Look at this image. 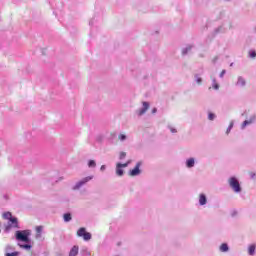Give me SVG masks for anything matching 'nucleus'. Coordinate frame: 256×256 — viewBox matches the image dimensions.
Listing matches in <instances>:
<instances>
[{
  "label": "nucleus",
  "instance_id": "nucleus-1",
  "mask_svg": "<svg viewBox=\"0 0 256 256\" xmlns=\"http://www.w3.org/2000/svg\"><path fill=\"white\" fill-rule=\"evenodd\" d=\"M3 219H6L8 222L7 229H19V220L17 217H13V214L11 212H4L2 215Z\"/></svg>",
  "mask_w": 256,
  "mask_h": 256
},
{
  "label": "nucleus",
  "instance_id": "nucleus-2",
  "mask_svg": "<svg viewBox=\"0 0 256 256\" xmlns=\"http://www.w3.org/2000/svg\"><path fill=\"white\" fill-rule=\"evenodd\" d=\"M228 183L235 193H241V185L239 184V180H237V178L231 177L228 180Z\"/></svg>",
  "mask_w": 256,
  "mask_h": 256
},
{
  "label": "nucleus",
  "instance_id": "nucleus-3",
  "mask_svg": "<svg viewBox=\"0 0 256 256\" xmlns=\"http://www.w3.org/2000/svg\"><path fill=\"white\" fill-rule=\"evenodd\" d=\"M77 237H83L84 241H91V233L87 232L83 227L78 229Z\"/></svg>",
  "mask_w": 256,
  "mask_h": 256
},
{
  "label": "nucleus",
  "instance_id": "nucleus-4",
  "mask_svg": "<svg viewBox=\"0 0 256 256\" xmlns=\"http://www.w3.org/2000/svg\"><path fill=\"white\" fill-rule=\"evenodd\" d=\"M16 239H18V241H23L24 243H29V233H27V231H17Z\"/></svg>",
  "mask_w": 256,
  "mask_h": 256
},
{
  "label": "nucleus",
  "instance_id": "nucleus-5",
  "mask_svg": "<svg viewBox=\"0 0 256 256\" xmlns=\"http://www.w3.org/2000/svg\"><path fill=\"white\" fill-rule=\"evenodd\" d=\"M140 168H141V162H138L134 167V169L130 170L129 172L130 177H137V175H140L141 174Z\"/></svg>",
  "mask_w": 256,
  "mask_h": 256
},
{
  "label": "nucleus",
  "instance_id": "nucleus-6",
  "mask_svg": "<svg viewBox=\"0 0 256 256\" xmlns=\"http://www.w3.org/2000/svg\"><path fill=\"white\" fill-rule=\"evenodd\" d=\"M93 179V176H88V177H85L83 178L81 181H79L74 189H80V187H83V185H85V183H89V181H91Z\"/></svg>",
  "mask_w": 256,
  "mask_h": 256
},
{
  "label": "nucleus",
  "instance_id": "nucleus-7",
  "mask_svg": "<svg viewBox=\"0 0 256 256\" xmlns=\"http://www.w3.org/2000/svg\"><path fill=\"white\" fill-rule=\"evenodd\" d=\"M123 168L121 167V163H117L116 164V175H118V177H123Z\"/></svg>",
  "mask_w": 256,
  "mask_h": 256
},
{
  "label": "nucleus",
  "instance_id": "nucleus-8",
  "mask_svg": "<svg viewBox=\"0 0 256 256\" xmlns=\"http://www.w3.org/2000/svg\"><path fill=\"white\" fill-rule=\"evenodd\" d=\"M79 255V246H73L70 250L69 256H77Z\"/></svg>",
  "mask_w": 256,
  "mask_h": 256
},
{
  "label": "nucleus",
  "instance_id": "nucleus-9",
  "mask_svg": "<svg viewBox=\"0 0 256 256\" xmlns=\"http://www.w3.org/2000/svg\"><path fill=\"white\" fill-rule=\"evenodd\" d=\"M143 107L140 111H139V115H144V113L147 112V110L149 109V104L147 102H143Z\"/></svg>",
  "mask_w": 256,
  "mask_h": 256
},
{
  "label": "nucleus",
  "instance_id": "nucleus-10",
  "mask_svg": "<svg viewBox=\"0 0 256 256\" xmlns=\"http://www.w3.org/2000/svg\"><path fill=\"white\" fill-rule=\"evenodd\" d=\"M199 203L200 205H205L207 203V197L204 194H200Z\"/></svg>",
  "mask_w": 256,
  "mask_h": 256
},
{
  "label": "nucleus",
  "instance_id": "nucleus-11",
  "mask_svg": "<svg viewBox=\"0 0 256 256\" xmlns=\"http://www.w3.org/2000/svg\"><path fill=\"white\" fill-rule=\"evenodd\" d=\"M187 167L191 168L195 165V160L193 158H190L186 162Z\"/></svg>",
  "mask_w": 256,
  "mask_h": 256
},
{
  "label": "nucleus",
  "instance_id": "nucleus-12",
  "mask_svg": "<svg viewBox=\"0 0 256 256\" xmlns=\"http://www.w3.org/2000/svg\"><path fill=\"white\" fill-rule=\"evenodd\" d=\"M220 251H222V253H225V252L229 251V246L227 244H225V243L222 244L220 246Z\"/></svg>",
  "mask_w": 256,
  "mask_h": 256
},
{
  "label": "nucleus",
  "instance_id": "nucleus-13",
  "mask_svg": "<svg viewBox=\"0 0 256 256\" xmlns=\"http://www.w3.org/2000/svg\"><path fill=\"white\" fill-rule=\"evenodd\" d=\"M63 218H64V221H65L66 223H69V221H71V219H72L70 213L64 214Z\"/></svg>",
  "mask_w": 256,
  "mask_h": 256
},
{
  "label": "nucleus",
  "instance_id": "nucleus-14",
  "mask_svg": "<svg viewBox=\"0 0 256 256\" xmlns=\"http://www.w3.org/2000/svg\"><path fill=\"white\" fill-rule=\"evenodd\" d=\"M249 255H255V245H251L248 248Z\"/></svg>",
  "mask_w": 256,
  "mask_h": 256
},
{
  "label": "nucleus",
  "instance_id": "nucleus-15",
  "mask_svg": "<svg viewBox=\"0 0 256 256\" xmlns=\"http://www.w3.org/2000/svg\"><path fill=\"white\" fill-rule=\"evenodd\" d=\"M237 85H240L241 87H245V79L239 78L238 82H237Z\"/></svg>",
  "mask_w": 256,
  "mask_h": 256
},
{
  "label": "nucleus",
  "instance_id": "nucleus-16",
  "mask_svg": "<svg viewBox=\"0 0 256 256\" xmlns=\"http://www.w3.org/2000/svg\"><path fill=\"white\" fill-rule=\"evenodd\" d=\"M42 232H43V226H37V227H36V233H37V235L40 236Z\"/></svg>",
  "mask_w": 256,
  "mask_h": 256
},
{
  "label": "nucleus",
  "instance_id": "nucleus-17",
  "mask_svg": "<svg viewBox=\"0 0 256 256\" xmlns=\"http://www.w3.org/2000/svg\"><path fill=\"white\" fill-rule=\"evenodd\" d=\"M249 57H250L251 59H255V57H256V51H255V50H250V51H249Z\"/></svg>",
  "mask_w": 256,
  "mask_h": 256
},
{
  "label": "nucleus",
  "instance_id": "nucleus-18",
  "mask_svg": "<svg viewBox=\"0 0 256 256\" xmlns=\"http://www.w3.org/2000/svg\"><path fill=\"white\" fill-rule=\"evenodd\" d=\"M88 167H97V163H95V160H90L88 162Z\"/></svg>",
  "mask_w": 256,
  "mask_h": 256
},
{
  "label": "nucleus",
  "instance_id": "nucleus-19",
  "mask_svg": "<svg viewBox=\"0 0 256 256\" xmlns=\"http://www.w3.org/2000/svg\"><path fill=\"white\" fill-rule=\"evenodd\" d=\"M19 247L21 249H31V245H29V244H20Z\"/></svg>",
  "mask_w": 256,
  "mask_h": 256
},
{
  "label": "nucleus",
  "instance_id": "nucleus-20",
  "mask_svg": "<svg viewBox=\"0 0 256 256\" xmlns=\"http://www.w3.org/2000/svg\"><path fill=\"white\" fill-rule=\"evenodd\" d=\"M125 157H127V153H125V152H120L119 159H120V160H123V159H125Z\"/></svg>",
  "mask_w": 256,
  "mask_h": 256
},
{
  "label": "nucleus",
  "instance_id": "nucleus-21",
  "mask_svg": "<svg viewBox=\"0 0 256 256\" xmlns=\"http://www.w3.org/2000/svg\"><path fill=\"white\" fill-rule=\"evenodd\" d=\"M118 139H119L120 141H125V140L127 139V136H125L124 134H120V135L118 136Z\"/></svg>",
  "mask_w": 256,
  "mask_h": 256
},
{
  "label": "nucleus",
  "instance_id": "nucleus-22",
  "mask_svg": "<svg viewBox=\"0 0 256 256\" xmlns=\"http://www.w3.org/2000/svg\"><path fill=\"white\" fill-rule=\"evenodd\" d=\"M19 252L6 253L5 256H18Z\"/></svg>",
  "mask_w": 256,
  "mask_h": 256
},
{
  "label": "nucleus",
  "instance_id": "nucleus-23",
  "mask_svg": "<svg viewBox=\"0 0 256 256\" xmlns=\"http://www.w3.org/2000/svg\"><path fill=\"white\" fill-rule=\"evenodd\" d=\"M208 119H209L210 121H213V119H215V114L209 113Z\"/></svg>",
  "mask_w": 256,
  "mask_h": 256
},
{
  "label": "nucleus",
  "instance_id": "nucleus-24",
  "mask_svg": "<svg viewBox=\"0 0 256 256\" xmlns=\"http://www.w3.org/2000/svg\"><path fill=\"white\" fill-rule=\"evenodd\" d=\"M129 163H131L130 161L124 163V164H121V168H125V167H129Z\"/></svg>",
  "mask_w": 256,
  "mask_h": 256
},
{
  "label": "nucleus",
  "instance_id": "nucleus-25",
  "mask_svg": "<svg viewBox=\"0 0 256 256\" xmlns=\"http://www.w3.org/2000/svg\"><path fill=\"white\" fill-rule=\"evenodd\" d=\"M249 123H251V122L245 120V121L243 122V124H242V127H247V125H249Z\"/></svg>",
  "mask_w": 256,
  "mask_h": 256
},
{
  "label": "nucleus",
  "instance_id": "nucleus-26",
  "mask_svg": "<svg viewBox=\"0 0 256 256\" xmlns=\"http://www.w3.org/2000/svg\"><path fill=\"white\" fill-rule=\"evenodd\" d=\"M100 171H105V165H102V166L100 167Z\"/></svg>",
  "mask_w": 256,
  "mask_h": 256
},
{
  "label": "nucleus",
  "instance_id": "nucleus-27",
  "mask_svg": "<svg viewBox=\"0 0 256 256\" xmlns=\"http://www.w3.org/2000/svg\"><path fill=\"white\" fill-rule=\"evenodd\" d=\"M225 75V70H223L221 73H220V77H223Z\"/></svg>",
  "mask_w": 256,
  "mask_h": 256
},
{
  "label": "nucleus",
  "instance_id": "nucleus-28",
  "mask_svg": "<svg viewBox=\"0 0 256 256\" xmlns=\"http://www.w3.org/2000/svg\"><path fill=\"white\" fill-rule=\"evenodd\" d=\"M201 81H202L201 78H198V79H197L198 85H201Z\"/></svg>",
  "mask_w": 256,
  "mask_h": 256
},
{
  "label": "nucleus",
  "instance_id": "nucleus-29",
  "mask_svg": "<svg viewBox=\"0 0 256 256\" xmlns=\"http://www.w3.org/2000/svg\"><path fill=\"white\" fill-rule=\"evenodd\" d=\"M214 89H219V84H215Z\"/></svg>",
  "mask_w": 256,
  "mask_h": 256
},
{
  "label": "nucleus",
  "instance_id": "nucleus-30",
  "mask_svg": "<svg viewBox=\"0 0 256 256\" xmlns=\"http://www.w3.org/2000/svg\"><path fill=\"white\" fill-rule=\"evenodd\" d=\"M152 113H157V109L154 108V109L152 110Z\"/></svg>",
  "mask_w": 256,
  "mask_h": 256
},
{
  "label": "nucleus",
  "instance_id": "nucleus-31",
  "mask_svg": "<svg viewBox=\"0 0 256 256\" xmlns=\"http://www.w3.org/2000/svg\"><path fill=\"white\" fill-rule=\"evenodd\" d=\"M171 132H172V133H177V130L171 129Z\"/></svg>",
  "mask_w": 256,
  "mask_h": 256
},
{
  "label": "nucleus",
  "instance_id": "nucleus-32",
  "mask_svg": "<svg viewBox=\"0 0 256 256\" xmlns=\"http://www.w3.org/2000/svg\"><path fill=\"white\" fill-rule=\"evenodd\" d=\"M250 175H251V177H252V179H253V177H255V173H250Z\"/></svg>",
  "mask_w": 256,
  "mask_h": 256
}]
</instances>
